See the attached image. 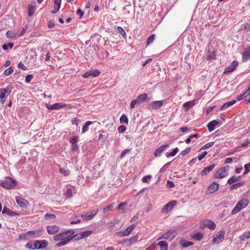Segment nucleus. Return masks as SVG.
<instances>
[{"instance_id": "6e6552de", "label": "nucleus", "mask_w": 250, "mask_h": 250, "mask_svg": "<svg viewBox=\"0 0 250 250\" xmlns=\"http://www.w3.org/2000/svg\"><path fill=\"white\" fill-rule=\"evenodd\" d=\"M225 233L224 230L218 231L212 240V244L216 245L221 243L224 239Z\"/></svg>"}, {"instance_id": "412c9836", "label": "nucleus", "mask_w": 250, "mask_h": 250, "mask_svg": "<svg viewBox=\"0 0 250 250\" xmlns=\"http://www.w3.org/2000/svg\"><path fill=\"white\" fill-rule=\"evenodd\" d=\"M195 104V102L194 100L189 101L183 104V108L185 111H188L191 107L193 106Z\"/></svg>"}, {"instance_id": "37998d69", "label": "nucleus", "mask_w": 250, "mask_h": 250, "mask_svg": "<svg viewBox=\"0 0 250 250\" xmlns=\"http://www.w3.org/2000/svg\"><path fill=\"white\" fill-rule=\"evenodd\" d=\"M89 71L90 73V75L93 77H97L99 76L100 74V72L97 69L91 70Z\"/></svg>"}, {"instance_id": "052dcab7", "label": "nucleus", "mask_w": 250, "mask_h": 250, "mask_svg": "<svg viewBox=\"0 0 250 250\" xmlns=\"http://www.w3.org/2000/svg\"><path fill=\"white\" fill-rule=\"evenodd\" d=\"M71 149L72 151H78L79 150V146L77 143L71 144Z\"/></svg>"}, {"instance_id": "72a5a7b5", "label": "nucleus", "mask_w": 250, "mask_h": 250, "mask_svg": "<svg viewBox=\"0 0 250 250\" xmlns=\"http://www.w3.org/2000/svg\"><path fill=\"white\" fill-rule=\"evenodd\" d=\"M148 98V96L146 94L144 93L140 95L138 98L137 99L139 100V102H142L144 101H145Z\"/></svg>"}, {"instance_id": "bb28decb", "label": "nucleus", "mask_w": 250, "mask_h": 250, "mask_svg": "<svg viewBox=\"0 0 250 250\" xmlns=\"http://www.w3.org/2000/svg\"><path fill=\"white\" fill-rule=\"evenodd\" d=\"M180 244L183 248H187L193 245V243L192 242L185 240H182L180 241Z\"/></svg>"}, {"instance_id": "0e129e2a", "label": "nucleus", "mask_w": 250, "mask_h": 250, "mask_svg": "<svg viewBox=\"0 0 250 250\" xmlns=\"http://www.w3.org/2000/svg\"><path fill=\"white\" fill-rule=\"evenodd\" d=\"M55 215L53 214H49L47 213L45 215V218L46 219H54L55 218Z\"/></svg>"}, {"instance_id": "7ed1b4c3", "label": "nucleus", "mask_w": 250, "mask_h": 250, "mask_svg": "<svg viewBox=\"0 0 250 250\" xmlns=\"http://www.w3.org/2000/svg\"><path fill=\"white\" fill-rule=\"evenodd\" d=\"M229 169V167L227 166L223 167L218 169L214 174V177L216 179H222L228 175V172Z\"/></svg>"}, {"instance_id": "8fccbe9b", "label": "nucleus", "mask_w": 250, "mask_h": 250, "mask_svg": "<svg viewBox=\"0 0 250 250\" xmlns=\"http://www.w3.org/2000/svg\"><path fill=\"white\" fill-rule=\"evenodd\" d=\"M65 195L68 198L72 197L73 193L72 189L71 188L67 189L65 192Z\"/></svg>"}, {"instance_id": "e433bc0d", "label": "nucleus", "mask_w": 250, "mask_h": 250, "mask_svg": "<svg viewBox=\"0 0 250 250\" xmlns=\"http://www.w3.org/2000/svg\"><path fill=\"white\" fill-rule=\"evenodd\" d=\"M36 8L34 6L30 5L28 9V15L29 16H32L35 13Z\"/></svg>"}, {"instance_id": "0eeeda50", "label": "nucleus", "mask_w": 250, "mask_h": 250, "mask_svg": "<svg viewBox=\"0 0 250 250\" xmlns=\"http://www.w3.org/2000/svg\"><path fill=\"white\" fill-rule=\"evenodd\" d=\"M177 235V232L175 230H170L163 234L158 239H167L169 240H172Z\"/></svg>"}, {"instance_id": "5701e85b", "label": "nucleus", "mask_w": 250, "mask_h": 250, "mask_svg": "<svg viewBox=\"0 0 250 250\" xmlns=\"http://www.w3.org/2000/svg\"><path fill=\"white\" fill-rule=\"evenodd\" d=\"M2 213L3 214H7V215L11 216H15V215L18 214L17 213L11 210L8 208H7L5 207H4L3 208Z\"/></svg>"}, {"instance_id": "20e7f679", "label": "nucleus", "mask_w": 250, "mask_h": 250, "mask_svg": "<svg viewBox=\"0 0 250 250\" xmlns=\"http://www.w3.org/2000/svg\"><path fill=\"white\" fill-rule=\"evenodd\" d=\"M199 227L201 229L207 228L211 230H213L216 228V224L213 221L206 219L200 222Z\"/></svg>"}, {"instance_id": "9b49d317", "label": "nucleus", "mask_w": 250, "mask_h": 250, "mask_svg": "<svg viewBox=\"0 0 250 250\" xmlns=\"http://www.w3.org/2000/svg\"><path fill=\"white\" fill-rule=\"evenodd\" d=\"M238 65V62L237 61H233L229 65L226 67L224 73L226 74L234 71Z\"/></svg>"}, {"instance_id": "6ab92c4d", "label": "nucleus", "mask_w": 250, "mask_h": 250, "mask_svg": "<svg viewBox=\"0 0 250 250\" xmlns=\"http://www.w3.org/2000/svg\"><path fill=\"white\" fill-rule=\"evenodd\" d=\"M219 184L214 182L211 184L208 188V191L209 193H213L219 189Z\"/></svg>"}, {"instance_id": "49530a36", "label": "nucleus", "mask_w": 250, "mask_h": 250, "mask_svg": "<svg viewBox=\"0 0 250 250\" xmlns=\"http://www.w3.org/2000/svg\"><path fill=\"white\" fill-rule=\"evenodd\" d=\"M28 25L27 24L24 25L22 28V30H21V33L19 34V36H21L23 35L27 31V30L28 29Z\"/></svg>"}, {"instance_id": "f257e3e1", "label": "nucleus", "mask_w": 250, "mask_h": 250, "mask_svg": "<svg viewBox=\"0 0 250 250\" xmlns=\"http://www.w3.org/2000/svg\"><path fill=\"white\" fill-rule=\"evenodd\" d=\"M74 233L73 229H69L55 235L53 236V239L56 241H60L56 246L61 247L66 245L73 238Z\"/></svg>"}, {"instance_id": "5fc2aeb1", "label": "nucleus", "mask_w": 250, "mask_h": 250, "mask_svg": "<svg viewBox=\"0 0 250 250\" xmlns=\"http://www.w3.org/2000/svg\"><path fill=\"white\" fill-rule=\"evenodd\" d=\"M116 235L119 237H123L125 236H127L125 230L120 231L116 233Z\"/></svg>"}, {"instance_id": "39448f33", "label": "nucleus", "mask_w": 250, "mask_h": 250, "mask_svg": "<svg viewBox=\"0 0 250 250\" xmlns=\"http://www.w3.org/2000/svg\"><path fill=\"white\" fill-rule=\"evenodd\" d=\"M42 234V229H38L33 231H29L25 233L24 235L27 239H32L41 236Z\"/></svg>"}, {"instance_id": "cd10ccee", "label": "nucleus", "mask_w": 250, "mask_h": 250, "mask_svg": "<svg viewBox=\"0 0 250 250\" xmlns=\"http://www.w3.org/2000/svg\"><path fill=\"white\" fill-rule=\"evenodd\" d=\"M236 103L235 100H232L230 102L225 103L221 107V110H223L228 108V107Z\"/></svg>"}, {"instance_id": "f8f14e48", "label": "nucleus", "mask_w": 250, "mask_h": 250, "mask_svg": "<svg viewBox=\"0 0 250 250\" xmlns=\"http://www.w3.org/2000/svg\"><path fill=\"white\" fill-rule=\"evenodd\" d=\"M177 204V202L175 201H171L165 205L164 208H162V212L163 213H167L169 211L171 210L172 208Z\"/></svg>"}, {"instance_id": "423d86ee", "label": "nucleus", "mask_w": 250, "mask_h": 250, "mask_svg": "<svg viewBox=\"0 0 250 250\" xmlns=\"http://www.w3.org/2000/svg\"><path fill=\"white\" fill-rule=\"evenodd\" d=\"M16 183L10 177H7L5 180L0 183V185L4 188L10 189L15 186Z\"/></svg>"}, {"instance_id": "ddd939ff", "label": "nucleus", "mask_w": 250, "mask_h": 250, "mask_svg": "<svg viewBox=\"0 0 250 250\" xmlns=\"http://www.w3.org/2000/svg\"><path fill=\"white\" fill-rule=\"evenodd\" d=\"M163 104L162 101H156L153 102L148 105V107L150 109L155 110L160 108Z\"/></svg>"}, {"instance_id": "338daca9", "label": "nucleus", "mask_w": 250, "mask_h": 250, "mask_svg": "<svg viewBox=\"0 0 250 250\" xmlns=\"http://www.w3.org/2000/svg\"><path fill=\"white\" fill-rule=\"evenodd\" d=\"M60 7L61 6H57L56 5H55L54 8L53 10L52 11V13H56L57 12H58L60 8Z\"/></svg>"}, {"instance_id": "de8ad7c7", "label": "nucleus", "mask_w": 250, "mask_h": 250, "mask_svg": "<svg viewBox=\"0 0 250 250\" xmlns=\"http://www.w3.org/2000/svg\"><path fill=\"white\" fill-rule=\"evenodd\" d=\"M154 39H155V36L154 34L150 35L147 40V41H146L147 45H149L150 44H151L154 40Z\"/></svg>"}, {"instance_id": "3c124183", "label": "nucleus", "mask_w": 250, "mask_h": 250, "mask_svg": "<svg viewBox=\"0 0 250 250\" xmlns=\"http://www.w3.org/2000/svg\"><path fill=\"white\" fill-rule=\"evenodd\" d=\"M59 171L64 176H67L69 174V171L65 168H61L59 169Z\"/></svg>"}, {"instance_id": "6e6d98bb", "label": "nucleus", "mask_w": 250, "mask_h": 250, "mask_svg": "<svg viewBox=\"0 0 250 250\" xmlns=\"http://www.w3.org/2000/svg\"><path fill=\"white\" fill-rule=\"evenodd\" d=\"M18 68H19L23 70H26L27 69V67L25 66L22 62H20L18 63Z\"/></svg>"}, {"instance_id": "a18cd8bd", "label": "nucleus", "mask_w": 250, "mask_h": 250, "mask_svg": "<svg viewBox=\"0 0 250 250\" xmlns=\"http://www.w3.org/2000/svg\"><path fill=\"white\" fill-rule=\"evenodd\" d=\"M138 239V236L137 235H135L134 236H131L130 237L128 240L127 241L128 242H130V243H133L135 242H136Z\"/></svg>"}, {"instance_id": "c9c22d12", "label": "nucleus", "mask_w": 250, "mask_h": 250, "mask_svg": "<svg viewBox=\"0 0 250 250\" xmlns=\"http://www.w3.org/2000/svg\"><path fill=\"white\" fill-rule=\"evenodd\" d=\"M250 238V230L248 232H245L240 236V239L242 241Z\"/></svg>"}, {"instance_id": "4c0bfd02", "label": "nucleus", "mask_w": 250, "mask_h": 250, "mask_svg": "<svg viewBox=\"0 0 250 250\" xmlns=\"http://www.w3.org/2000/svg\"><path fill=\"white\" fill-rule=\"evenodd\" d=\"M120 122L122 124H124V123L127 124L128 122L127 117L125 114H123L121 116V117H120Z\"/></svg>"}, {"instance_id": "a878e982", "label": "nucleus", "mask_w": 250, "mask_h": 250, "mask_svg": "<svg viewBox=\"0 0 250 250\" xmlns=\"http://www.w3.org/2000/svg\"><path fill=\"white\" fill-rule=\"evenodd\" d=\"M157 245L160 247L161 250H167L168 249V244L166 241H159Z\"/></svg>"}, {"instance_id": "f704fd0d", "label": "nucleus", "mask_w": 250, "mask_h": 250, "mask_svg": "<svg viewBox=\"0 0 250 250\" xmlns=\"http://www.w3.org/2000/svg\"><path fill=\"white\" fill-rule=\"evenodd\" d=\"M17 35V32L12 31H8L6 34V35L8 38H13L15 37Z\"/></svg>"}, {"instance_id": "774afa93", "label": "nucleus", "mask_w": 250, "mask_h": 250, "mask_svg": "<svg viewBox=\"0 0 250 250\" xmlns=\"http://www.w3.org/2000/svg\"><path fill=\"white\" fill-rule=\"evenodd\" d=\"M146 250H157L156 246L152 244L147 248Z\"/></svg>"}, {"instance_id": "dca6fc26", "label": "nucleus", "mask_w": 250, "mask_h": 250, "mask_svg": "<svg viewBox=\"0 0 250 250\" xmlns=\"http://www.w3.org/2000/svg\"><path fill=\"white\" fill-rule=\"evenodd\" d=\"M59 229L60 228L56 225L48 226L46 227L47 232L49 234H54L57 232Z\"/></svg>"}, {"instance_id": "2eb2a0df", "label": "nucleus", "mask_w": 250, "mask_h": 250, "mask_svg": "<svg viewBox=\"0 0 250 250\" xmlns=\"http://www.w3.org/2000/svg\"><path fill=\"white\" fill-rule=\"evenodd\" d=\"M169 146L168 145H164L160 146L158 148H157L154 152V155L156 157H160L161 155L162 152L166 148H167Z\"/></svg>"}, {"instance_id": "69168bd1", "label": "nucleus", "mask_w": 250, "mask_h": 250, "mask_svg": "<svg viewBox=\"0 0 250 250\" xmlns=\"http://www.w3.org/2000/svg\"><path fill=\"white\" fill-rule=\"evenodd\" d=\"M114 207L113 204H110V205L106 206L105 208H104V212H106L107 210L111 209Z\"/></svg>"}, {"instance_id": "4d7b16f0", "label": "nucleus", "mask_w": 250, "mask_h": 250, "mask_svg": "<svg viewBox=\"0 0 250 250\" xmlns=\"http://www.w3.org/2000/svg\"><path fill=\"white\" fill-rule=\"evenodd\" d=\"M126 130V127L125 126L122 125L119 126L118 127V130L120 133L124 132Z\"/></svg>"}, {"instance_id": "13d9d810", "label": "nucleus", "mask_w": 250, "mask_h": 250, "mask_svg": "<svg viewBox=\"0 0 250 250\" xmlns=\"http://www.w3.org/2000/svg\"><path fill=\"white\" fill-rule=\"evenodd\" d=\"M207 151H204L201 155L198 156V159L199 161H201L207 155Z\"/></svg>"}, {"instance_id": "c85d7f7f", "label": "nucleus", "mask_w": 250, "mask_h": 250, "mask_svg": "<svg viewBox=\"0 0 250 250\" xmlns=\"http://www.w3.org/2000/svg\"><path fill=\"white\" fill-rule=\"evenodd\" d=\"M92 123L93 122L90 121L86 122L84 125L83 127L82 133H84L86 132H87L89 129V126L91 125Z\"/></svg>"}, {"instance_id": "864d4df0", "label": "nucleus", "mask_w": 250, "mask_h": 250, "mask_svg": "<svg viewBox=\"0 0 250 250\" xmlns=\"http://www.w3.org/2000/svg\"><path fill=\"white\" fill-rule=\"evenodd\" d=\"M245 168V172H244V174H245L248 173L250 171V163H249L246 164L244 166Z\"/></svg>"}, {"instance_id": "2f4dec72", "label": "nucleus", "mask_w": 250, "mask_h": 250, "mask_svg": "<svg viewBox=\"0 0 250 250\" xmlns=\"http://www.w3.org/2000/svg\"><path fill=\"white\" fill-rule=\"evenodd\" d=\"M136 224H133L132 225L129 226L126 228V229L125 230L127 235H128L131 233L134 229L136 227Z\"/></svg>"}, {"instance_id": "4468645a", "label": "nucleus", "mask_w": 250, "mask_h": 250, "mask_svg": "<svg viewBox=\"0 0 250 250\" xmlns=\"http://www.w3.org/2000/svg\"><path fill=\"white\" fill-rule=\"evenodd\" d=\"M66 104L62 103H55L53 104H47L46 107L48 109L55 110L59 109L64 107Z\"/></svg>"}, {"instance_id": "ea45409f", "label": "nucleus", "mask_w": 250, "mask_h": 250, "mask_svg": "<svg viewBox=\"0 0 250 250\" xmlns=\"http://www.w3.org/2000/svg\"><path fill=\"white\" fill-rule=\"evenodd\" d=\"M92 232V231H84L80 233L81 238H85L90 235Z\"/></svg>"}, {"instance_id": "79ce46f5", "label": "nucleus", "mask_w": 250, "mask_h": 250, "mask_svg": "<svg viewBox=\"0 0 250 250\" xmlns=\"http://www.w3.org/2000/svg\"><path fill=\"white\" fill-rule=\"evenodd\" d=\"M244 184H245V182H239V183L234 184L231 186L230 189H233L237 188L239 187L243 186Z\"/></svg>"}, {"instance_id": "c756f323", "label": "nucleus", "mask_w": 250, "mask_h": 250, "mask_svg": "<svg viewBox=\"0 0 250 250\" xmlns=\"http://www.w3.org/2000/svg\"><path fill=\"white\" fill-rule=\"evenodd\" d=\"M179 149L178 147H176L173 149L171 151L167 153L166 156L167 157H173L178 153Z\"/></svg>"}, {"instance_id": "1a4fd4ad", "label": "nucleus", "mask_w": 250, "mask_h": 250, "mask_svg": "<svg viewBox=\"0 0 250 250\" xmlns=\"http://www.w3.org/2000/svg\"><path fill=\"white\" fill-rule=\"evenodd\" d=\"M99 209H93L91 211L86 212L85 214H83L81 215L82 218H83V220L85 221L90 220L92 219L98 213Z\"/></svg>"}, {"instance_id": "f3484780", "label": "nucleus", "mask_w": 250, "mask_h": 250, "mask_svg": "<svg viewBox=\"0 0 250 250\" xmlns=\"http://www.w3.org/2000/svg\"><path fill=\"white\" fill-rule=\"evenodd\" d=\"M10 88L8 87L0 89V100L2 103L5 102V98Z\"/></svg>"}, {"instance_id": "7c9ffc66", "label": "nucleus", "mask_w": 250, "mask_h": 250, "mask_svg": "<svg viewBox=\"0 0 250 250\" xmlns=\"http://www.w3.org/2000/svg\"><path fill=\"white\" fill-rule=\"evenodd\" d=\"M203 237V234L201 232H198L192 236V238L198 241L201 240Z\"/></svg>"}, {"instance_id": "58836bf2", "label": "nucleus", "mask_w": 250, "mask_h": 250, "mask_svg": "<svg viewBox=\"0 0 250 250\" xmlns=\"http://www.w3.org/2000/svg\"><path fill=\"white\" fill-rule=\"evenodd\" d=\"M118 32L122 35L124 38H126V34L125 30L121 27L118 26L117 27Z\"/></svg>"}, {"instance_id": "09e8293b", "label": "nucleus", "mask_w": 250, "mask_h": 250, "mask_svg": "<svg viewBox=\"0 0 250 250\" xmlns=\"http://www.w3.org/2000/svg\"><path fill=\"white\" fill-rule=\"evenodd\" d=\"M213 145H214V142H213L208 143L206 144V145H205L204 146H203L202 147V148H201V149L202 150V149H208V148L211 147L212 146H213Z\"/></svg>"}, {"instance_id": "680f3d73", "label": "nucleus", "mask_w": 250, "mask_h": 250, "mask_svg": "<svg viewBox=\"0 0 250 250\" xmlns=\"http://www.w3.org/2000/svg\"><path fill=\"white\" fill-rule=\"evenodd\" d=\"M139 102V100H138V99L133 100L130 103L131 108H133L135 107V105Z\"/></svg>"}, {"instance_id": "4be33fe9", "label": "nucleus", "mask_w": 250, "mask_h": 250, "mask_svg": "<svg viewBox=\"0 0 250 250\" xmlns=\"http://www.w3.org/2000/svg\"><path fill=\"white\" fill-rule=\"evenodd\" d=\"M215 167L214 165H211L205 167L201 172L202 176L208 174Z\"/></svg>"}, {"instance_id": "c03bdc74", "label": "nucleus", "mask_w": 250, "mask_h": 250, "mask_svg": "<svg viewBox=\"0 0 250 250\" xmlns=\"http://www.w3.org/2000/svg\"><path fill=\"white\" fill-rule=\"evenodd\" d=\"M13 72V69L11 67H9L4 71V75L6 76H8L11 74Z\"/></svg>"}, {"instance_id": "e2e57ef3", "label": "nucleus", "mask_w": 250, "mask_h": 250, "mask_svg": "<svg viewBox=\"0 0 250 250\" xmlns=\"http://www.w3.org/2000/svg\"><path fill=\"white\" fill-rule=\"evenodd\" d=\"M190 149H191L190 147H188V148L185 149V150H183L181 152V154L182 155H185L190 152Z\"/></svg>"}, {"instance_id": "aec40b11", "label": "nucleus", "mask_w": 250, "mask_h": 250, "mask_svg": "<svg viewBox=\"0 0 250 250\" xmlns=\"http://www.w3.org/2000/svg\"><path fill=\"white\" fill-rule=\"evenodd\" d=\"M16 202L19 206L23 208L28 205V201L21 197H17L16 198Z\"/></svg>"}, {"instance_id": "603ef678", "label": "nucleus", "mask_w": 250, "mask_h": 250, "mask_svg": "<svg viewBox=\"0 0 250 250\" xmlns=\"http://www.w3.org/2000/svg\"><path fill=\"white\" fill-rule=\"evenodd\" d=\"M33 78V75L32 74H28L26 76L25 81L26 83H29Z\"/></svg>"}, {"instance_id": "b1692460", "label": "nucleus", "mask_w": 250, "mask_h": 250, "mask_svg": "<svg viewBox=\"0 0 250 250\" xmlns=\"http://www.w3.org/2000/svg\"><path fill=\"white\" fill-rule=\"evenodd\" d=\"M243 60L248 61L250 58V49L249 47L246 48L243 52L242 54Z\"/></svg>"}, {"instance_id": "473e14b6", "label": "nucleus", "mask_w": 250, "mask_h": 250, "mask_svg": "<svg viewBox=\"0 0 250 250\" xmlns=\"http://www.w3.org/2000/svg\"><path fill=\"white\" fill-rule=\"evenodd\" d=\"M25 247L27 249L31 250H36V248H35V244H34V241L29 242L27 243L25 245Z\"/></svg>"}, {"instance_id": "f03ea898", "label": "nucleus", "mask_w": 250, "mask_h": 250, "mask_svg": "<svg viewBox=\"0 0 250 250\" xmlns=\"http://www.w3.org/2000/svg\"><path fill=\"white\" fill-rule=\"evenodd\" d=\"M249 203V200L247 199L244 198L240 200L235 205L234 208L231 211V214L234 215L242 209L245 208L248 205Z\"/></svg>"}, {"instance_id": "393cba45", "label": "nucleus", "mask_w": 250, "mask_h": 250, "mask_svg": "<svg viewBox=\"0 0 250 250\" xmlns=\"http://www.w3.org/2000/svg\"><path fill=\"white\" fill-rule=\"evenodd\" d=\"M241 176H233L230 178L228 180L227 183L229 184V185H231L233 183L239 181L240 179L241 178Z\"/></svg>"}, {"instance_id": "a19ab883", "label": "nucleus", "mask_w": 250, "mask_h": 250, "mask_svg": "<svg viewBox=\"0 0 250 250\" xmlns=\"http://www.w3.org/2000/svg\"><path fill=\"white\" fill-rule=\"evenodd\" d=\"M13 43H8V44H3L2 46V48L4 50H8V48H9L10 49H11L12 48V47H13Z\"/></svg>"}, {"instance_id": "bf43d9fd", "label": "nucleus", "mask_w": 250, "mask_h": 250, "mask_svg": "<svg viewBox=\"0 0 250 250\" xmlns=\"http://www.w3.org/2000/svg\"><path fill=\"white\" fill-rule=\"evenodd\" d=\"M78 140V137L77 136H74L71 138L70 142L71 144L77 143Z\"/></svg>"}, {"instance_id": "9d476101", "label": "nucleus", "mask_w": 250, "mask_h": 250, "mask_svg": "<svg viewBox=\"0 0 250 250\" xmlns=\"http://www.w3.org/2000/svg\"><path fill=\"white\" fill-rule=\"evenodd\" d=\"M34 244L37 250L45 248L48 245V242L45 240L34 241Z\"/></svg>"}, {"instance_id": "a211bd4d", "label": "nucleus", "mask_w": 250, "mask_h": 250, "mask_svg": "<svg viewBox=\"0 0 250 250\" xmlns=\"http://www.w3.org/2000/svg\"><path fill=\"white\" fill-rule=\"evenodd\" d=\"M219 126V122L216 120H213L210 122L207 125L208 131L211 132L214 130L216 127Z\"/></svg>"}]
</instances>
